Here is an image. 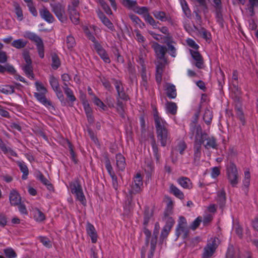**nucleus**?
Returning a JSON list of instances; mask_svg holds the SVG:
<instances>
[{
	"label": "nucleus",
	"mask_w": 258,
	"mask_h": 258,
	"mask_svg": "<svg viewBox=\"0 0 258 258\" xmlns=\"http://www.w3.org/2000/svg\"><path fill=\"white\" fill-rule=\"evenodd\" d=\"M0 92L5 94H12L15 92V87L12 85H2Z\"/></svg>",
	"instance_id": "nucleus-35"
},
{
	"label": "nucleus",
	"mask_w": 258,
	"mask_h": 258,
	"mask_svg": "<svg viewBox=\"0 0 258 258\" xmlns=\"http://www.w3.org/2000/svg\"><path fill=\"white\" fill-rule=\"evenodd\" d=\"M143 18L146 22L152 25L154 28L157 27L158 22H156V21L151 16H150L149 14L143 16Z\"/></svg>",
	"instance_id": "nucleus-41"
},
{
	"label": "nucleus",
	"mask_w": 258,
	"mask_h": 258,
	"mask_svg": "<svg viewBox=\"0 0 258 258\" xmlns=\"http://www.w3.org/2000/svg\"><path fill=\"white\" fill-rule=\"evenodd\" d=\"M152 48L154 49L158 58L165 60V55L167 51L165 46L160 45L157 42L153 43Z\"/></svg>",
	"instance_id": "nucleus-13"
},
{
	"label": "nucleus",
	"mask_w": 258,
	"mask_h": 258,
	"mask_svg": "<svg viewBox=\"0 0 258 258\" xmlns=\"http://www.w3.org/2000/svg\"><path fill=\"white\" fill-rule=\"evenodd\" d=\"M86 231L88 235L91 237L92 243H96L97 240V234L94 226L88 222L86 225Z\"/></svg>",
	"instance_id": "nucleus-18"
},
{
	"label": "nucleus",
	"mask_w": 258,
	"mask_h": 258,
	"mask_svg": "<svg viewBox=\"0 0 258 258\" xmlns=\"http://www.w3.org/2000/svg\"><path fill=\"white\" fill-rule=\"evenodd\" d=\"M70 18L72 22L77 25L79 23V14L76 9L69 8Z\"/></svg>",
	"instance_id": "nucleus-27"
},
{
	"label": "nucleus",
	"mask_w": 258,
	"mask_h": 258,
	"mask_svg": "<svg viewBox=\"0 0 258 258\" xmlns=\"http://www.w3.org/2000/svg\"><path fill=\"white\" fill-rule=\"evenodd\" d=\"M15 13L17 16V19L19 21H22L24 19L23 12L21 8L18 4L14 5Z\"/></svg>",
	"instance_id": "nucleus-40"
},
{
	"label": "nucleus",
	"mask_w": 258,
	"mask_h": 258,
	"mask_svg": "<svg viewBox=\"0 0 258 258\" xmlns=\"http://www.w3.org/2000/svg\"><path fill=\"white\" fill-rule=\"evenodd\" d=\"M151 145L153 149L154 156L156 158V161L159 162L160 160V155L159 153V149L154 138H153L151 142Z\"/></svg>",
	"instance_id": "nucleus-39"
},
{
	"label": "nucleus",
	"mask_w": 258,
	"mask_h": 258,
	"mask_svg": "<svg viewBox=\"0 0 258 258\" xmlns=\"http://www.w3.org/2000/svg\"><path fill=\"white\" fill-rule=\"evenodd\" d=\"M70 186L72 193L75 195L77 200L83 205H85L86 199L80 183L77 180L75 181L70 183Z\"/></svg>",
	"instance_id": "nucleus-6"
},
{
	"label": "nucleus",
	"mask_w": 258,
	"mask_h": 258,
	"mask_svg": "<svg viewBox=\"0 0 258 258\" xmlns=\"http://www.w3.org/2000/svg\"><path fill=\"white\" fill-rule=\"evenodd\" d=\"M132 201L133 198L132 195L130 194V196H127V199L125 202V204L124 206V208L125 210L128 211H130L131 210V209L132 208Z\"/></svg>",
	"instance_id": "nucleus-49"
},
{
	"label": "nucleus",
	"mask_w": 258,
	"mask_h": 258,
	"mask_svg": "<svg viewBox=\"0 0 258 258\" xmlns=\"http://www.w3.org/2000/svg\"><path fill=\"white\" fill-rule=\"evenodd\" d=\"M117 102H116V109L118 113L120 114V115L122 118L125 117L124 114V105L123 102L120 100L119 98H116Z\"/></svg>",
	"instance_id": "nucleus-38"
},
{
	"label": "nucleus",
	"mask_w": 258,
	"mask_h": 258,
	"mask_svg": "<svg viewBox=\"0 0 258 258\" xmlns=\"http://www.w3.org/2000/svg\"><path fill=\"white\" fill-rule=\"evenodd\" d=\"M116 164L119 170L122 171L125 169L126 165L125 158L121 154H117L116 155Z\"/></svg>",
	"instance_id": "nucleus-24"
},
{
	"label": "nucleus",
	"mask_w": 258,
	"mask_h": 258,
	"mask_svg": "<svg viewBox=\"0 0 258 258\" xmlns=\"http://www.w3.org/2000/svg\"><path fill=\"white\" fill-rule=\"evenodd\" d=\"M46 93L44 92H35L34 96L40 103H42L45 107L49 108L50 107L54 108L52 102L45 97Z\"/></svg>",
	"instance_id": "nucleus-14"
},
{
	"label": "nucleus",
	"mask_w": 258,
	"mask_h": 258,
	"mask_svg": "<svg viewBox=\"0 0 258 258\" xmlns=\"http://www.w3.org/2000/svg\"><path fill=\"white\" fill-rule=\"evenodd\" d=\"M217 200L220 206L222 207L224 205L226 200V193L223 189L218 192Z\"/></svg>",
	"instance_id": "nucleus-32"
},
{
	"label": "nucleus",
	"mask_w": 258,
	"mask_h": 258,
	"mask_svg": "<svg viewBox=\"0 0 258 258\" xmlns=\"http://www.w3.org/2000/svg\"><path fill=\"white\" fill-rule=\"evenodd\" d=\"M217 80L219 86H221V88L223 87V85L224 84L225 75L223 72L220 69L217 73Z\"/></svg>",
	"instance_id": "nucleus-45"
},
{
	"label": "nucleus",
	"mask_w": 258,
	"mask_h": 258,
	"mask_svg": "<svg viewBox=\"0 0 258 258\" xmlns=\"http://www.w3.org/2000/svg\"><path fill=\"white\" fill-rule=\"evenodd\" d=\"M9 200L12 206H17L21 203V199L19 193L13 190L10 194Z\"/></svg>",
	"instance_id": "nucleus-19"
},
{
	"label": "nucleus",
	"mask_w": 258,
	"mask_h": 258,
	"mask_svg": "<svg viewBox=\"0 0 258 258\" xmlns=\"http://www.w3.org/2000/svg\"><path fill=\"white\" fill-rule=\"evenodd\" d=\"M235 109L237 117L240 120L243 125H245V120L241 106L239 104H236Z\"/></svg>",
	"instance_id": "nucleus-31"
},
{
	"label": "nucleus",
	"mask_w": 258,
	"mask_h": 258,
	"mask_svg": "<svg viewBox=\"0 0 258 258\" xmlns=\"http://www.w3.org/2000/svg\"><path fill=\"white\" fill-rule=\"evenodd\" d=\"M123 4L124 6L131 8L135 7L137 5V3L136 1L123 0Z\"/></svg>",
	"instance_id": "nucleus-60"
},
{
	"label": "nucleus",
	"mask_w": 258,
	"mask_h": 258,
	"mask_svg": "<svg viewBox=\"0 0 258 258\" xmlns=\"http://www.w3.org/2000/svg\"><path fill=\"white\" fill-rule=\"evenodd\" d=\"M202 221V218L201 217H198L196 220L193 221L192 224L190 225V228L192 230H194L197 229L200 225L201 222Z\"/></svg>",
	"instance_id": "nucleus-55"
},
{
	"label": "nucleus",
	"mask_w": 258,
	"mask_h": 258,
	"mask_svg": "<svg viewBox=\"0 0 258 258\" xmlns=\"http://www.w3.org/2000/svg\"><path fill=\"white\" fill-rule=\"evenodd\" d=\"M26 37L35 43L39 56L43 58L44 57V47L42 39L36 34L30 32L26 33Z\"/></svg>",
	"instance_id": "nucleus-5"
},
{
	"label": "nucleus",
	"mask_w": 258,
	"mask_h": 258,
	"mask_svg": "<svg viewBox=\"0 0 258 258\" xmlns=\"http://www.w3.org/2000/svg\"><path fill=\"white\" fill-rule=\"evenodd\" d=\"M94 46L95 49L104 61L106 63H110V58L107 52L101 45L99 43H96L94 44Z\"/></svg>",
	"instance_id": "nucleus-17"
},
{
	"label": "nucleus",
	"mask_w": 258,
	"mask_h": 258,
	"mask_svg": "<svg viewBox=\"0 0 258 258\" xmlns=\"http://www.w3.org/2000/svg\"><path fill=\"white\" fill-rule=\"evenodd\" d=\"M143 183L141 175L140 173H138L135 177L134 182L132 183V188L130 190V194L132 195L140 192L142 190L141 187L143 186Z\"/></svg>",
	"instance_id": "nucleus-11"
},
{
	"label": "nucleus",
	"mask_w": 258,
	"mask_h": 258,
	"mask_svg": "<svg viewBox=\"0 0 258 258\" xmlns=\"http://www.w3.org/2000/svg\"><path fill=\"white\" fill-rule=\"evenodd\" d=\"M104 25H105L110 31H114L115 30L114 27L111 22L108 18H103V20L101 21Z\"/></svg>",
	"instance_id": "nucleus-52"
},
{
	"label": "nucleus",
	"mask_w": 258,
	"mask_h": 258,
	"mask_svg": "<svg viewBox=\"0 0 258 258\" xmlns=\"http://www.w3.org/2000/svg\"><path fill=\"white\" fill-rule=\"evenodd\" d=\"M84 31L87 37L89 38V40L94 42V44L96 43H98L97 41L94 36L93 34H92V33L90 32V30L88 28L85 29Z\"/></svg>",
	"instance_id": "nucleus-62"
},
{
	"label": "nucleus",
	"mask_w": 258,
	"mask_h": 258,
	"mask_svg": "<svg viewBox=\"0 0 258 258\" xmlns=\"http://www.w3.org/2000/svg\"><path fill=\"white\" fill-rule=\"evenodd\" d=\"M195 137L194 141H196L197 139L198 141L201 142L200 145L204 144V147L206 149L213 148L216 149L217 146L216 140L213 137H209L208 134L203 132V130L201 125H196L194 123L191 125V136L190 138L192 139Z\"/></svg>",
	"instance_id": "nucleus-1"
},
{
	"label": "nucleus",
	"mask_w": 258,
	"mask_h": 258,
	"mask_svg": "<svg viewBox=\"0 0 258 258\" xmlns=\"http://www.w3.org/2000/svg\"><path fill=\"white\" fill-rule=\"evenodd\" d=\"M23 57L26 62V64L32 63V60L29 55V51L27 50H24L23 52Z\"/></svg>",
	"instance_id": "nucleus-63"
},
{
	"label": "nucleus",
	"mask_w": 258,
	"mask_h": 258,
	"mask_svg": "<svg viewBox=\"0 0 258 258\" xmlns=\"http://www.w3.org/2000/svg\"><path fill=\"white\" fill-rule=\"evenodd\" d=\"M49 83L52 89L59 86L57 79L53 76H50L49 77Z\"/></svg>",
	"instance_id": "nucleus-56"
},
{
	"label": "nucleus",
	"mask_w": 258,
	"mask_h": 258,
	"mask_svg": "<svg viewBox=\"0 0 258 258\" xmlns=\"http://www.w3.org/2000/svg\"><path fill=\"white\" fill-rule=\"evenodd\" d=\"M35 85L37 91L39 92L47 93V90L41 83L36 82Z\"/></svg>",
	"instance_id": "nucleus-58"
},
{
	"label": "nucleus",
	"mask_w": 258,
	"mask_h": 258,
	"mask_svg": "<svg viewBox=\"0 0 258 258\" xmlns=\"http://www.w3.org/2000/svg\"><path fill=\"white\" fill-rule=\"evenodd\" d=\"M38 239L45 247L50 248L52 246L51 242L48 238L45 236H39Z\"/></svg>",
	"instance_id": "nucleus-46"
},
{
	"label": "nucleus",
	"mask_w": 258,
	"mask_h": 258,
	"mask_svg": "<svg viewBox=\"0 0 258 258\" xmlns=\"http://www.w3.org/2000/svg\"><path fill=\"white\" fill-rule=\"evenodd\" d=\"M180 3L182 6V10L185 15L187 17H189L191 15V12L188 7L187 3L185 0H181Z\"/></svg>",
	"instance_id": "nucleus-43"
},
{
	"label": "nucleus",
	"mask_w": 258,
	"mask_h": 258,
	"mask_svg": "<svg viewBox=\"0 0 258 258\" xmlns=\"http://www.w3.org/2000/svg\"><path fill=\"white\" fill-rule=\"evenodd\" d=\"M64 93L69 100L71 102H74L76 100V98L74 95L73 92L71 89L66 88Z\"/></svg>",
	"instance_id": "nucleus-53"
},
{
	"label": "nucleus",
	"mask_w": 258,
	"mask_h": 258,
	"mask_svg": "<svg viewBox=\"0 0 258 258\" xmlns=\"http://www.w3.org/2000/svg\"><path fill=\"white\" fill-rule=\"evenodd\" d=\"M17 164L19 167L21 171L23 173L22 178L24 180L27 179L28 175L29 174L28 168L25 163L23 161H17Z\"/></svg>",
	"instance_id": "nucleus-26"
},
{
	"label": "nucleus",
	"mask_w": 258,
	"mask_h": 258,
	"mask_svg": "<svg viewBox=\"0 0 258 258\" xmlns=\"http://www.w3.org/2000/svg\"><path fill=\"white\" fill-rule=\"evenodd\" d=\"M141 77L142 79V82L141 84L146 88L148 83V77L146 74V68L145 67H143V68H142Z\"/></svg>",
	"instance_id": "nucleus-44"
},
{
	"label": "nucleus",
	"mask_w": 258,
	"mask_h": 258,
	"mask_svg": "<svg viewBox=\"0 0 258 258\" xmlns=\"http://www.w3.org/2000/svg\"><path fill=\"white\" fill-rule=\"evenodd\" d=\"M177 182L183 188L191 189L192 188V183L189 178L186 177H181L177 179Z\"/></svg>",
	"instance_id": "nucleus-23"
},
{
	"label": "nucleus",
	"mask_w": 258,
	"mask_h": 258,
	"mask_svg": "<svg viewBox=\"0 0 258 258\" xmlns=\"http://www.w3.org/2000/svg\"><path fill=\"white\" fill-rule=\"evenodd\" d=\"M27 41L23 39H18L14 40L12 42L11 45L13 47L17 49H20L25 48L27 45Z\"/></svg>",
	"instance_id": "nucleus-29"
},
{
	"label": "nucleus",
	"mask_w": 258,
	"mask_h": 258,
	"mask_svg": "<svg viewBox=\"0 0 258 258\" xmlns=\"http://www.w3.org/2000/svg\"><path fill=\"white\" fill-rule=\"evenodd\" d=\"M4 252L8 258H16L17 254L12 248H8L4 250Z\"/></svg>",
	"instance_id": "nucleus-48"
},
{
	"label": "nucleus",
	"mask_w": 258,
	"mask_h": 258,
	"mask_svg": "<svg viewBox=\"0 0 258 258\" xmlns=\"http://www.w3.org/2000/svg\"><path fill=\"white\" fill-rule=\"evenodd\" d=\"M171 214L166 215L165 213H164V217L163 218V220L165 222L166 224L164 227L166 228H168L169 229H171L173 225L175 223V221L174 219L170 217Z\"/></svg>",
	"instance_id": "nucleus-33"
},
{
	"label": "nucleus",
	"mask_w": 258,
	"mask_h": 258,
	"mask_svg": "<svg viewBox=\"0 0 258 258\" xmlns=\"http://www.w3.org/2000/svg\"><path fill=\"white\" fill-rule=\"evenodd\" d=\"M52 64L51 67L53 69L56 70L60 66V61L56 53H53L51 54Z\"/></svg>",
	"instance_id": "nucleus-37"
},
{
	"label": "nucleus",
	"mask_w": 258,
	"mask_h": 258,
	"mask_svg": "<svg viewBox=\"0 0 258 258\" xmlns=\"http://www.w3.org/2000/svg\"><path fill=\"white\" fill-rule=\"evenodd\" d=\"M112 80L117 93V98H119L125 101L127 100L129 97L124 91V89L121 81L115 79H112Z\"/></svg>",
	"instance_id": "nucleus-8"
},
{
	"label": "nucleus",
	"mask_w": 258,
	"mask_h": 258,
	"mask_svg": "<svg viewBox=\"0 0 258 258\" xmlns=\"http://www.w3.org/2000/svg\"><path fill=\"white\" fill-rule=\"evenodd\" d=\"M152 14L157 19L162 22L167 21L169 23L173 24V21L171 17L169 15H167L164 12L154 11Z\"/></svg>",
	"instance_id": "nucleus-16"
},
{
	"label": "nucleus",
	"mask_w": 258,
	"mask_h": 258,
	"mask_svg": "<svg viewBox=\"0 0 258 258\" xmlns=\"http://www.w3.org/2000/svg\"><path fill=\"white\" fill-rule=\"evenodd\" d=\"M66 43L68 49H72L76 44L75 40L72 35H69L67 37Z\"/></svg>",
	"instance_id": "nucleus-47"
},
{
	"label": "nucleus",
	"mask_w": 258,
	"mask_h": 258,
	"mask_svg": "<svg viewBox=\"0 0 258 258\" xmlns=\"http://www.w3.org/2000/svg\"><path fill=\"white\" fill-rule=\"evenodd\" d=\"M36 177L37 179L39 180L44 185L47 186V188L49 190L51 191L53 190V186L52 184L46 178L44 177L40 171H38L36 173Z\"/></svg>",
	"instance_id": "nucleus-21"
},
{
	"label": "nucleus",
	"mask_w": 258,
	"mask_h": 258,
	"mask_svg": "<svg viewBox=\"0 0 258 258\" xmlns=\"http://www.w3.org/2000/svg\"><path fill=\"white\" fill-rule=\"evenodd\" d=\"M151 214L150 213L148 209H146L144 214V224L147 225L149 223V220L151 217Z\"/></svg>",
	"instance_id": "nucleus-61"
},
{
	"label": "nucleus",
	"mask_w": 258,
	"mask_h": 258,
	"mask_svg": "<svg viewBox=\"0 0 258 258\" xmlns=\"http://www.w3.org/2000/svg\"><path fill=\"white\" fill-rule=\"evenodd\" d=\"M154 119L157 140L162 146L165 147L170 139L168 125L165 120L158 115L157 110L154 114Z\"/></svg>",
	"instance_id": "nucleus-2"
},
{
	"label": "nucleus",
	"mask_w": 258,
	"mask_h": 258,
	"mask_svg": "<svg viewBox=\"0 0 258 258\" xmlns=\"http://www.w3.org/2000/svg\"><path fill=\"white\" fill-rule=\"evenodd\" d=\"M171 229L168 228H166L164 227L163 229L162 230L161 235H160V240L163 242L164 239H166Z\"/></svg>",
	"instance_id": "nucleus-54"
},
{
	"label": "nucleus",
	"mask_w": 258,
	"mask_h": 258,
	"mask_svg": "<svg viewBox=\"0 0 258 258\" xmlns=\"http://www.w3.org/2000/svg\"><path fill=\"white\" fill-rule=\"evenodd\" d=\"M201 142L198 141H194V156L192 164L196 166L200 164L202 156V147L200 145Z\"/></svg>",
	"instance_id": "nucleus-9"
},
{
	"label": "nucleus",
	"mask_w": 258,
	"mask_h": 258,
	"mask_svg": "<svg viewBox=\"0 0 258 258\" xmlns=\"http://www.w3.org/2000/svg\"><path fill=\"white\" fill-rule=\"evenodd\" d=\"M22 69L27 77L32 80L34 79L32 63L25 64L23 66Z\"/></svg>",
	"instance_id": "nucleus-28"
},
{
	"label": "nucleus",
	"mask_w": 258,
	"mask_h": 258,
	"mask_svg": "<svg viewBox=\"0 0 258 258\" xmlns=\"http://www.w3.org/2000/svg\"><path fill=\"white\" fill-rule=\"evenodd\" d=\"M220 10L221 9H217L216 18L217 22L219 24L221 27L223 28L224 27V20Z\"/></svg>",
	"instance_id": "nucleus-50"
},
{
	"label": "nucleus",
	"mask_w": 258,
	"mask_h": 258,
	"mask_svg": "<svg viewBox=\"0 0 258 258\" xmlns=\"http://www.w3.org/2000/svg\"><path fill=\"white\" fill-rule=\"evenodd\" d=\"M225 258H241L238 249H235L232 245L228 247Z\"/></svg>",
	"instance_id": "nucleus-22"
},
{
	"label": "nucleus",
	"mask_w": 258,
	"mask_h": 258,
	"mask_svg": "<svg viewBox=\"0 0 258 258\" xmlns=\"http://www.w3.org/2000/svg\"><path fill=\"white\" fill-rule=\"evenodd\" d=\"M187 146L185 142L183 141H180L177 145L178 151L180 154H183L184 151L186 148Z\"/></svg>",
	"instance_id": "nucleus-59"
},
{
	"label": "nucleus",
	"mask_w": 258,
	"mask_h": 258,
	"mask_svg": "<svg viewBox=\"0 0 258 258\" xmlns=\"http://www.w3.org/2000/svg\"><path fill=\"white\" fill-rule=\"evenodd\" d=\"M201 109V106H199L198 110L197 111V112L194 115V120L191 121V122L190 123V132L189 133V136H191V125H192V123H194L196 125H200V124H198V120L200 116V110Z\"/></svg>",
	"instance_id": "nucleus-51"
},
{
	"label": "nucleus",
	"mask_w": 258,
	"mask_h": 258,
	"mask_svg": "<svg viewBox=\"0 0 258 258\" xmlns=\"http://www.w3.org/2000/svg\"><path fill=\"white\" fill-rule=\"evenodd\" d=\"M136 12L139 15H143V16L149 14V9L146 7H138Z\"/></svg>",
	"instance_id": "nucleus-57"
},
{
	"label": "nucleus",
	"mask_w": 258,
	"mask_h": 258,
	"mask_svg": "<svg viewBox=\"0 0 258 258\" xmlns=\"http://www.w3.org/2000/svg\"><path fill=\"white\" fill-rule=\"evenodd\" d=\"M227 177L230 184L235 187L238 183V174L236 165L233 163H230L227 167Z\"/></svg>",
	"instance_id": "nucleus-4"
},
{
	"label": "nucleus",
	"mask_w": 258,
	"mask_h": 258,
	"mask_svg": "<svg viewBox=\"0 0 258 258\" xmlns=\"http://www.w3.org/2000/svg\"><path fill=\"white\" fill-rule=\"evenodd\" d=\"M175 234L178 238L182 234L183 239L186 238L189 235V229L187 226H177L176 228Z\"/></svg>",
	"instance_id": "nucleus-20"
},
{
	"label": "nucleus",
	"mask_w": 258,
	"mask_h": 258,
	"mask_svg": "<svg viewBox=\"0 0 258 258\" xmlns=\"http://www.w3.org/2000/svg\"><path fill=\"white\" fill-rule=\"evenodd\" d=\"M34 218L37 221L42 222L45 219L44 214L38 208L35 209Z\"/></svg>",
	"instance_id": "nucleus-42"
},
{
	"label": "nucleus",
	"mask_w": 258,
	"mask_h": 258,
	"mask_svg": "<svg viewBox=\"0 0 258 258\" xmlns=\"http://www.w3.org/2000/svg\"><path fill=\"white\" fill-rule=\"evenodd\" d=\"M216 242L217 239L215 238L208 242L204 248L202 258H210L212 256L218 247Z\"/></svg>",
	"instance_id": "nucleus-7"
},
{
	"label": "nucleus",
	"mask_w": 258,
	"mask_h": 258,
	"mask_svg": "<svg viewBox=\"0 0 258 258\" xmlns=\"http://www.w3.org/2000/svg\"><path fill=\"white\" fill-rule=\"evenodd\" d=\"M166 108L167 112L172 115H175L176 113L177 107L175 103L167 102L166 104Z\"/></svg>",
	"instance_id": "nucleus-36"
},
{
	"label": "nucleus",
	"mask_w": 258,
	"mask_h": 258,
	"mask_svg": "<svg viewBox=\"0 0 258 258\" xmlns=\"http://www.w3.org/2000/svg\"><path fill=\"white\" fill-rule=\"evenodd\" d=\"M190 53L195 61L194 63L195 66L199 69H203L204 68V59L200 52L197 50H190Z\"/></svg>",
	"instance_id": "nucleus-12"
},
{
	"label": "nucleus",
	"mask_w": 258,
	"mask_h": 258,
	"mask_svg": "<svg viewBox=\"0 0 258 258\" xmlns=\"http://www.w3.org/2000/svg\"><path fill=\"white\" fill-rule=\"evenodd\" d=\"M169 189L170 192L173 194L177 198H179V199L181 200L184 198L183 193L173 184L170 185Z\"/></svg>",
	"instance_id": "nucleus-30"
},
{
	"label": "nucleus",
	"mask_w": 258,
	"mask_h": 258,
	"mask_svg": "<svg viewBox=\"0 0 258 258\" xmlns=\"http://www.w3.org/2000/svg\"><path fill=\"white\" fill-rule=\"evenodd\" d=\"M213 116L212 111L208 108L206 109L203 114V118L207 124H211Z\"/></svg>",
	"instance_id": "nucleus-34"
},
{
	"label": "nucleus",
	"mask_w": 258,
	"mask_h": 258,
	"mask_svg": "<svg viewBox=\"0 0 258 258\" xmlns=\"http://www.w3.org/2000/svg\"><path fill=\"white\" fill-rule=\"evenodd\" d=\"M160 226L158 223H156L155 225V229L153 234V237L150 244V253L148 255V258H153L154 253L155 250L157 240V237L159 234Z\"/></svg>",
	"instance_id": "nucleus-10"
},
{
	"label": "nucleus",
	"mask_w": 258,
	"mask_h": 258,
	"mask_svg": "<svg viewBox=\"0 0 258 258\" xmlns=\"http://www.w3.org/2000/svg\"><path fill=\"white\" fill-rule=\"evenodd\" d=\"M39 15L41 18L48 23H52L55 21V18L50 12L45 7L39 10Z\"/></svg>",
	"instance_id": "nucleus-15"
},
{
	"label": "nucleus",
	"mask_w": 258,
	"mask_h": 258,
	"mask_svg": "<svg viewBox=\"0 0 258 258\" xmlns=\"http://www.w3.org/2000/svg\"><path fill=\"white\" fill-rule=\"evenodd\" d=\"M136 33V39L139 42L141 43H144L146 39L145 37L141 34L140 31L137 30L135 31Z\"/></svg>",
	"instance_id": "nucleus-64"
},
{
	"label": "nucleus",
	"mask_w": 258,
	"mask_h": 258,
	"mask_svg": "<svg viewBox=\"0 0 258 258\" xmlns=\"http://www.w3.org/2000/svg\"><path fill=\"white\" fill-rule=\"evenodd\" d=\"M51 11L54 14L57 18L62 23H65L67 20V16L65 11V6L60 3L50 4Z\"/></svg>",
	"instance_id": "nucleus-3"
},
{
	"label": "nucleus",
	"mask_w": 258,
	"mask_h": 258,
	"mask_svg": "<svg viewBox=\"0 0 258 258\" xmlns=\"http://www.w3.org/2000/svg\"><path fill=\"white\" fill-rule=\"evenodd\" d=\"M166 86V90L167 96L170 99L175 98L177 95L175 86L169 83H167Z\"/></svg>",
	"instance_id": "nucleus-25"
}]
</instances>
